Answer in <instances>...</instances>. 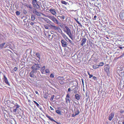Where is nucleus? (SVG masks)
I'll return each mask as SVG.
<instances>
[{
  "label": "nucleus",
  "instance_id": "nucleus-26",
  "mask_svg": "<svg viewBox=\"0 0 124 124\" xmlns=\"http://www.w3.org/2000/svg\"><path fill=\"white\" fill-rule=\"evenodd\" d=\"M99 67L98 65L95 64L93 66V69H95L99 68Z\"/></svg>",
  "mask_w": 124,
  "mask_h": 124
},
{
  "label": "nucleus",
  "instance_id": "nucleus-57",
  "mask_svg": "<svg viewBox=\"0 0 124 124\" xmlns=\"http://www.w3.org/2000/svg\"><path fill=\"white\" fill-rule=\"evenodd\" d=\"M53 31H50V32H51V34H53V33H52V32H53Z\"/></svg>",
  "mask_w": 124,
  "mask_h": 124
},
{
  "label": "nucleus",
  "instance_id": "nucleus-42",
  "mask_svg": "<svg viewBox=\"0 0 124 124\" xmlns=\"http://www.w3.org/2000/svg\"><path fill=\"white\" fill-rule=\"evenodd\" d=\"M93 79L95 81H96L97 80V78L95 76H93Z\"/></svg>",
  "mask_w": 124,
  "mask_h": 124
},
{
  "label": "nucleus",
  "instance_id": "nucleus-15",
  "mask_svg": "<svg viewBox=\"0 0 124 124\" xmlns=\"http://www.w3.org/2000/svg\"><path fill=\"white\" fill-rule=\"evenodd\" d=\"M4 80L6 84L8 85H10V84L9 83L7 78L6 77L5 75H4Z\"/></svg>",
  "mask_w": 124,
  "mask_h": 124
},
{
  "label": "nucleus",
  "instance_id": "nucleus-19",
  "mask_svg": "<svg viewBox=\"0 0 124 124\" xmlns=\"http://www.w3.org/2000/svg\"><path fill=\"white\" fill-rule=\"evenodd\" d=\"M45 69V66H44L42 67L40 69V71L42 74H44V70Z\"/></svg>",
  "mask_w": 124,
  "mask_h": 124
},
{
  "label": "nucleus",
  "instance_id": "nucleus-63",
  "mask_svg": "<svg viewBox=\"0 0 124 124\" xmlns=\"http://www.w3.org/2000/svg\"><path fill=\"white\" fill-rule=\"evenodd\" d=\"M58 108V109H59V108Z\"/></svg>",
  "mask_w": 124,
  "mask_h": 124
},
{
  "label": "nucleus",
  "instance_id": "nucleus-54",
  "mask_svg": "<svg viewBox=\"0 0 124 124\" xmlns=\"http://www.w3.org/2000/svg\"><path fill=\"white\" fill-rule=\"evenodd\" d=\"M51 36V35L50 34H48V38H49Z\"/></svg>",
  "mask_w": 124,
  "mask_h": 124
},
{
  "label": "nucleus",
  "instance_id": "nucleus-38",
  "mask_svg": "<svg viewBox=\"0 0 124 124\" xmlns=\"http://www.w3.org/2000/svg\"><path fill=\"white\" fill-rule=\"evenodd\" d=\"M54 97V95H52L51 96V97L50 99V101H53V99Z\"/></svg>",
  "mask_w": 124,
  "mask_h": 124
},
{
  "label": "nucleus",
  "instance_id": "nucleus-59",
  "mask_svg": "<svg viewBox=\"0 0 124 124\" xmlns=\"http://www.w3.org/2000/svg\"><path fill=\"white\" fill-rule=\"evenodd\" d=\"M124 112V111H122L120 112V113H123V112Z\"/></svg>",
  "mask_w": 124,
  "mask_h": 124
},
{
  "label": "nucleus",
  "instance_id": "nucleus-32",
  "mask_svg": "<svg viewBox=\"0 0 124 124\" xmlns=\"http://www.w3.org/2000/svg\"><path fill=\"white\" fill-rule=\"evenodd\" d=\"M31 19L32 20L34 21L35 19V18L34 16L33 15H32L31 16Z\"/></svg>",
  "mask_w": 124,
  "mask_h": 124
},
{
  "label": "nucleus",
  "instance_id": "nucleus-60",
  "mask_svg": "<svg viewBox=\"0 0 124 124\" xmlns=\"http://www.w3.org/2000/svg\"><path fill=\"white\" fill-rule=\"evenodd\" d=\"M123 124H124V121H123L122 122Z\"/></svg>",
  "mask_w": 124,
  "mask_h": 124
},
{
  "label": "nucleus",
  "instance_id": "nucleus-8",
  "mask_svg": "<svg viewBox=\"0 0 124 124\" xmlns=\"http://www.w3.org/2000/svg\"><path fill=\"white\" fill-rule=\"evenodd\" d=\"M49 11L53 15L56 16L57 13L55 9L51 8L50 9Z\"/></svg>",
  "mask_w": 124,
  "mask_h": 124
},
{
  "label": "nucleus",
  "instance_id": "nucleus-25",
  "mask_svg": "<svg viewBox=\"0 0 124 124\" xmlns=\"http://www.w3.org/2000/svg\"><path fill=\"white\" fill-rule=\"evenodd\" d=\"M45 28L46 29H48L50 25L48 24H46L44 25Z\"/></svg>",
  "mask_w": 124,
  "mask_h": 124
},
{
  "label": "nucleus",
  "instance_id": "nucleus-44",
  "mask_svg": "<svg viewBox=\"0 0 124 124\" xmlns=\"http://www.w3.org/2000/svg\"><path fill=\"white\" fill-rule=\"evenodd\" d=\"M7 106L8 107H9V108H12V106L11 105H11H10V104H8V105H7Z\"/></svg>",
  "mask_w": 124,
  "mask_h": 124
},
{
  "label": "nucleus",
  "instance_id": "nucleus-28",
  "mask_svg": "<svg viewBox=\"0 0 124 124\" xmlns=\"http://www.w3.org/2000/svg\"><path fill=\"white\" fill-rule=\"evenodd\" d=\"M56 112L58 114L60 115H61L62 114L61 111L60 110H56Z\"/></svg>",
  "mask_w": 124,
  "mask_h": 124
},
{
  "label": "nucleus",
  "instance_id": "nucleus-2",
  "mask_svg": "<svg viewBox=\"0 0 124 124\" xmlns=\"http://www.w3.org/2000/svg\"><path fill=\"white\" fill-rule=\"evenodd\" d=\"M54 23L58 24L59 23L57 20L54 16H46Z\"/></svg>",
  "mask_w": 124,
  "mask_h": 124
},
{
  "label": "nucleus",
  "instance_id": "nucleus-40",
  "mask_svg": "<svg viewBox=\"0 0 124 124\" xmlns=\"http://www.w3.org/2000/svg\"><path fill=\"white\" fill-rule=\"evenodd\" d=\"M68 39L69 41V42L71 43V44H73V42L72 41H71V40H70V39H69V38L68 39Z\"/></svg>",
  "mask_w": 124,
  "mask_h": 124
},
{
  "label": "nucleus",
  "instance_id": "nucleus-29",
  "mask_svg": "<svg viewBox=\"0 0 124 124\" xmlns=\"http://www.w3.org/2000/svg\"><path fill=\"white\" fill-rule=\"evenodd\" d=\"M75 19V20H76L77 23L78 24H79V26H82V24L79 22V21L78 20V19Z\"/></svg>",
  "mask_w": 124,
  "mask_h": 124
},
{
  "label": "nucleus",
  "instance_id": "nucleus-12",
  "mask_svg": "<svg viewBox=\"0 0 124 124\" xmlns=\"http://www.w3.org/2000/svg\"><path fill=\"white\" fill-rule=\"evenodd\" d=\"M46 116L47 118H49V119H50L51 121L54 122L58 124V123L57 122L55 121V120L53 119V117H52L50 116H48L47 114L46 115Z\"/></svg>",
  "mask_w": 124,
  "mask_h": 124
},
{
  "label": "nucleus",
  "instance_id": "nucleus-10",
  "mask_svg": "<svg viewBox=\"0 0 124 124\" xmlns=\"http://www.w3.org/2000/svg\"><path fill=\"white\" fill-rule=\"evenodd\" d=\"M65 99L67 103L68 102L69 103H70V95L69 94H67Z\"/></svg>",
  "mask_w": 124,
  "mask_h": 124
},
{
  "label": "nucleus",
  "instance_id": "nucleus-46",
  "mask_svg": "<svg viewBox=\"0 0 124 124\" xmlns=\"http://www.w3.org/2000/svg\"><path fill=\"white\" fill-rule=\"evenodd\" d=\"M17 110H18V109L16 108L15 109H14L13 110V111L14 112H16L17 111Z\"/></svg>",
  "mask_w": 124,
  "mask_h": 124
},
{
  "label": "nucleus",
  "instance_id": "nucleus-61",
  "mask_svg": "<svg viewBox=\"0 0 124 124\" xmlns=\"http://www.w3.org/2000/svg\"><path fill=\"white\" fill-rule=\"evenodd\" d=\"M28 101L29 102H30V100H29Z\"/></svg>",
  "mask_w": 124,
  "mask_h": 124
},
{
  "label": "nucleus",
  "instance_id": "nucleus-62",
  "mask_svg": "<svg viewBox=\"0 0 124 124\" xmlns=\"http://www.w3.org/2000/svg\"><path fill=\"white\" fill-rule=\"evenodd\" d=\"M82 83H83V80H82Z\"/></svg>",
  "mask_w": 124,
  "mask_h": 124
},
{
  "label": "nucleus",
  "instance_id": "nucleus-27",
  "mask_svg": "<svg viewBox=\"0 0 124 124\" xmlns=\"http://www.w3.org/2000/svg\"><path fill=\"white\" fill-rule=\"evenodd\" d=\"M36 55L40 60V54L39 53V52L37 53L36 54Z\"/></svg>",
  "mask_w": 124,
  "mask_h": 124
},
{
  "label": "nucleus",
  "instance_id": "nucleus-3",
  "mask_svg": "<svg viewBox=\"0 0 124 124\" xmlns=\"http://www.w3.org/2000/svg\"><path fill=\"white\" fill-rule=\"evenodd\" d=\"M39 3V2H37L36 0H33L32 3L34 8L38 9H39L40 7Z\"/></svg>",
  "mask_w": 124,
  "mask_h": 124
},
{
  "label": "nucleus",
  "instance_id": "nucleus-52",
  "mask_svg": "<svg viewBox=\"0 0 124 124\" xmlns=\"http://www.w3.org/2000/svg\"><path fill=\"white\" fill-rule=\"evenodd\" d=\"M94 18L95 19H96V18H97V16L96 15L94 17Z\"/></svg>",
  "mask_w": 124,
  "mask_h": 124
},
{
  "label": "nucleus",
  "instance_id": "nucleus-34",
  "mask_svg": "<svg viewBox=\"0 0 124 124\" xmlns=\"http://www.w3.org/2000/svg\"><path fill=\"white\" fill-rule=\"evenodd\" d=\"M45 73H46L49 74L50 73V71L48 69H46L45 70Z\"/></svg>",
  "mask_w": 124,
  "mask_h": 124
},
{
  "label": "nucleus",
  "instance_id": "nucleus-37",
  "mask_svg": "<svg viewBox=\"0 0 124 124\" xmlns=\"http://www.w3.org/2000/svg\"><path fill=\"white\" fill-rule=\"evenodd\" d=\"M16 15L19 16L20 15V13L19 11H17L16 12Z\"/></svg>",
  "mask_w": 124,
  "mask_h": 124
},
{
  "label": "nucleus",
  "instance_id": "nucleus-18",
  "mask_svg": "<svg viewBox=\"0 0 124 124\" xmlns=\"http://www.w3.org/2000/svg\"><path fill=\"white\" fill-rule=\"evenodd\" d=\"M53 28L55 30L59 32L60 31H62L61 29L60 28L55 26Z\"/></svg>",
  "mask_w": 124,
  "mask_h": 124
},
{
  "label": "nucleus",
  "instance_id": "nucleus-45",
  "mask_svg": "<svg viewBox=\"0 0 124 124\" xmlns=\"http://www.w3.org/2000/svg\"><path fill=\"white\" fill-rule=\"evenodd\" d=\"M51 27H53V28L54 27V26H55V25L54 23H52V24H51Z\"/></svg>",
  "mask_w": 124,
  "mask_h": 124
},
{
  "label": "nucleus",
  "instance_id": "nucleus-50",
  "mask_svg": "<svg viewBox=\"0 0 124 124\" xmlns=\"http://www.w3.org/2000/svg\"><path fill=\"white\" fill-rule=\"evenodd\" d=\"M50 108L51 109V110L52 111H53L54 110V109L51 106L50 107Z\"/></svg>",
  "mask_w": 124,
  "mask_h": 124
},
{
  "label": "nucleus",
  "instance_id": "nucleus-53",
  "mask_svg": "<svg viewBox=\"0 0 124 124\" xmlns=\"http://www.w3.org/2000/svg\"><path fill=\"white\" fill-rule=\"evenodd\" d=\"M44 97L46 99L47 98V97L46 95H44Z\"/></svg>",
  "mask_w": 124,
  "mask_h": 124
},
{
  "label": "nucleus",
  "instance_id": "nucleus-33",
  "mask_svg": "<svg viewBox=\"0 0 124 124\" xmlns=\"http://www.w3.org/2000/svg\"><path fill=\"white\" fill-rule=\"evenodd\" d=\"M61 3L62 4H65V5H67V2L63 0H62L61 1Z\"/></svg>",
  "mask_w": 124,
  "mask_h": 124
},
{
  "label": "nucleus",
  "instance_id": "nucleus-7",
  "mask_svg": "<svg viewBox=\"0 0 124 124\" xmlns=\"http://www.w3.org/2000/svg\"><path fill=\"white\" fill-rule=\"evenodd\" d=\"M33 12L34 14L38 16H40L41 15V14L43 16H45L44 14L39 12L38 11H37V9H35L33 10Z\"/></svg>",
  "mask_w": 124,
  "mask_h": 124
},
{
  "label": "nucleus",
  "instance_id": "nucleus-9",
  "mask_svg": "<svg viewBox=\"0 0 124 124\" xmlns=\"http://www.w3.org/2000/svg\"><path fill=\"white\" fill-rule=\"evenodd\" d=\"M61 43L63 47H66L67 45V43L64 39H62L61 41Z\"/></svg>",
  "mask_w": 124,
  "mask_h": 124
},
{
  "label": "nucleus",
  "instance_id": "nucleus-49",
  "mask_svg": "<svg viewBox=\"0 0 124 124\" xmlns=\"http://www.w3.org/2000/svg\"><path fill=\"white\" fill-rule=\"evenodd\" d=\"M93 75H89V78H91L92 77H93Z\"/></svg>",
  "mask_w": 124,
  "mask_h": 124
},
{
  "label": "nucleus",
  "instance_id": "nucleus-17",
  "mask_svg": "<svg viewBox=\"0 0 124 124\" xmlns=\"http://www.w3.org/2000/svg\"><path fill=\"white\" fill-rule=\"evenodd\" d=\"M106 65L107 66L104 68V70L106 72L108 73V72H109V67L107 64Z\"/></svg>",
  "mask_w": 124,
  "mask_h": 124
},
{
  "label": "nucleus",
  "instance_id": "nucleus-55",
  "mask_svg": "<svg viewBox=\"0 0 124 124\" xmlns=\"http://www.w3.org/2000/svg\"><path fill=\"white\" fill-rule=\"evenodd\" d=\"M87 73L88 75H89V76L90 75V73H89V72L88 71L87 72Z\"/></svg>",
  "mask_w": 124,
  "mask_h": 124
},
{
  "label": "nucleus",
  "instance_id": "nucleus-21",
  "mask_svg": "<svg viewBox=\"0 0 124 124\" xmlns=\"http://www.w3.org/2000/svg\"><path fill=\"white\" fill-rule=\"evenodd\" d=\"M61 35H62V37L66 40H67V39H68V37L66 36V35L64 34V33H62L61 34Z\"/></svg>",
  "mask_w": 124,
  "mask_h": 124
},
{
  "label": "nucleus",
  "instance_id": "nucleus-47",
  "mask_svg": "<svg viewBox=\"0 0 124 124\" xmlns=\"http://www.w3.org/2000/svg\"><path fill=\"white\" fill-rule=\"evenodd\" d=\"M17 67H15L14 68V70L15 71H16L17 70Z\"/></svg>",
  "mask_w": 124,
  "mask_h": 124
},
{
  "label": "nucleus",
  "instance_id": "nucleus-14",
  "mask_svg": "<svg viewBox=\"0 0 124 124\" xmlns=\"http://www.w3.org/2000/svg\"><path fill=\"white\" fill-rule=\"evenodd\" d=\"M86 42V39L85 38H83L82 39L81 42V45L83 46L84 44Z\"/></svg>",
  "mask_w": 124,
  "mask_h": 124
},
{
  "label": "nucleus",
  "instance_id": "nucleus-6",
  "mask_svg": "<svg viewBox=\"0 0 124 124\" xmlns=\"http://www.w3.org/2000/svg\"><path fill=\"white\" fill-rule=\"evenodd\" d=\"M39 64H34L32 66L31 68L33 70L35 71L38 70L40 68Z\"/></svg>",
  "mask_w": 124,
  "mask_h": 124
},
{
  "label": "nucleus",
  "instance_id": "nucleus-30",
  "mask_svg": "<svg viewBox=\"0 0 124 124\" xmlns=\"http://www.w3.org/2000/svg\"><path fill=\"white\" fill-rule=\"evenodd\" d=\"M58 17H60L61 20H63L64 19L65 17L64 16H58Z\"/></svg>",
  "mask_w": 124,
  "mask_h": 124
},
{
  "label": "nucleus",
  "instance_id": "nucleus-39",
  "mask_svg": "<svg viewBox=\"0 0 124 124\" xmlns=\"http://www.w3.org/2000/svg\"><path fill=\"white\" fill-rule=\"evenodd\" d=\"M36 23L34 22H31L30 23V25H33L34 24Z\"/></svg>",
  "mask_w": 124,
  "mask_h": 124
},
{
  "label": "nucleus",
  "instance_id": "nucleus-16",
  "mask_svg": "<svg viewBox=\"0 0 124 124\" xmlns=\"http://www.w3.org/2000/svg\"><path fill=\"white\" fill-rule=\"evenodd\" d=\"M85 98H86V102L88 101V100L89 98V95L88 92L87 91H86L85 92Z\"/></svg>",
  "mask_w": 124,
  "mask_h": 124
},
{
  "label": "nucleus",
  "instance_id": "nucleus-36",
  "mask_svg": "<svg viewBox=\"0 0 124 124\" xmlns=\"http://www.w3.org/2000/svg\"><path fill=\"white\" fill-rule=\"evenodd\" d=\"M104 64V63L103 62H101L99 63V66H103Z\"/></svg>",
  "mask_w": 124,
  "mask_h": 124
},
{
  "label": "nucleus",
  "instance_id": "nucleus-13",
  "mask_svg": "<svg viewBox=\"0 0 124 124\" xmlns=\"http://www.w3.org/2000/svg\"><path fill=\"white\" fill-rule=\"evenodd\" d=\"M114 115V114L113 113H111L109 116L108 119L109 121H111L113 118Z\"/></svg>",
  "mask_w": 124,
  "mask_h": 124
},
{
  "label": "nucleus",
  "instance_id": "nucleus-64",
  "mask_svg": "<svg viewBox=\"0 0 124 124\" xmlns=\"http://www.w3.org/2000/svg\"><path fill=\"white\" fill-rule=\"evenodd\" d=\"M54 35H54H52V36L53 37V36Z\"/></svg>",
  "mask_w": 124,
  "mask_h": 124
},
{
  "label": "nucleus",
  "instance_id": "nucleus-51",
  "mask_svg": "<svg viewBox=\"0 0 124 124\" xmlns=\"http://www.w3.org/2000/svg\"><path fill=\"white\" fill-rule=\"evenodd\" d=\"M35 93L37 94H38V95H39V93H38V92L37 91H35Z\"/></svg>",
  "mask_w": 124,
  "mask_h": 124
},
{
  "label": "nucleus",
  "instance_id": "nucleus-24",
  "mask_svg": "<svg viewBox=\"0 0 124 124\" xmlns=\"http://www.w3.org/2000/svg\"><path fill=\"white\" fill-rule=\"evenodd\" d=\"M5 44V43H3L0 44V49H2L3 48Z\"/></svg>",
  "mask_w": 124,
  "mask_h": 124
},
{
  "label": "nucleus",
  "instance_id": "nucleus-35",
  "mask_svg": "<svg viewBox=\"0 0 124 124\" xmlns=\"http://www.w3.org/2000/svg\"><path fill=\"white\" fill-rule=\"evenodd\" d=\"M27 7L29 8L30 9L32 8V7L31 5L30 4L28 5H26V6Z\"/></svg>",
  "mask_w": 124,
  "mask_h": 124
},
{
  "label": "nucleus",
  "instance_id": "nucleus-56",
  "mask_svg": "<svg viewBox=\"0 0 124 124\" xmlns=\"http://www.w3.org/2000/svg\"><path fill=\"white\" fill-rule=\"evenodd\" d=\"M120 49H121L122 48V47H121V46H119L118 47Z\"/></svg>",
  "mask_w": 124,
  "mask_h": 124
},
{
  "label": "nucleus",
  "instance_id": "nucleus-43",
  "mask_svg": "<svg viewBox=\"0 0 124 124\" xmlns=\"http://www.w3.org/2000/svg\"><path fill=\"white\" fill-rule=\"evenodd\" d=\"M54 76V75L52 74H51L50 76V77L51 78H53Z\"/></svg>",
  "mask_w": 124,
  "mask_h": 124
},
{
  "label": "nucleus",
  "instance_id": "nucleus-11",
  "mask_svg": "<svg viewBox=\"0 0 124 124\" xmlns=\"http://www.w3.org/2000/svg\"><path fill=\"white\" fill-rule=\"evenodd\" d=\"M75 99L78 101H79L81 97V95L80 94L78 93H76L75 95Z\"/></svg>",
  "mask_w": 124,
  "mask_h": 124
},
{
  "label": "nucleus",
  "instance_id": "nucleus-4",
  "mask_svg": "<svg viewBox=\"0 0 124 124\" xmlns=\"http://www.w3.org/2000/svg\"><path fill=\"white\" fill-rule=\"evenodd\" d=\"M57 79L58 82L62 85H63L64 84V82L63 80H65V78L63 77L59 76L57 78Z\"/></svg>",
  "mask_w": 124,
  "mask_h": 124
},
{
  "label": "nucleus",
  "instance_id": "nucleus-41",
  "mask_svg": "<svg viewBox=\"0 0 124 124\" xmlns=\"http://www.w3.org/2000/svg\"><path fill=\"white\" fill-rule=\"evenodd\" d=\"M46 20H45L46 21L47 23H49V22H51L49 19H45Z\"/></svg>",
  "mask_w": 124,
  "mask_h": 124
},
{
  "label": "nucleus",
  "instance_id": "nucleus-23",
  "mask_svg": "<svg viewBox=\"0 0 124 124\" xmlns=\"http://www.w3.org/2000/svg\"><path fill=\"white\" fill-rule=\"evenodd\" d=\"M30 76L31 78L34 77V71L33 70L30 72Z\"/></svg>",
  "mask_w": 124,
  "mask_h": 124
},
{
  "label": "nucleus",
  "instance_id": "nucleus-5",
  "mask_svg": "<svg viewBox=\"0 0 124 124\" xmlns=\"http://www.w3.org/2000/svg\"><path fill=\"white\" fill-rule=\"evenodd\" d=\"M72 112L73 113L72 115V117H74L75 116L78 115L80 113L78 109L76 108H74V110Z\"/></svg>",
  "mask_w": 124,
  "mask_h": 124
},
{
  "label": "nucleus",
  "instance_id": "nucleus-58",
  "mask_svg": "<svg viewBox=\"0 0 124 124\" xmlns=\"http://www.w3.org/2000/svg\"><path fill=\"white\" fill-rule=\"evenodd\" d=\"M53 31H50V32H51V34H53V33H52V32H53Z\"/></svg>",
  "mask_w": 124,
  "mask_h": 124
},
{
  "label": "nucleus",
  "instance_id": "nucleus-20",
  "mask_svg": "<svg viewBox=\"0 0 124 124\" xmlns=\"http://www.w3.org/2000/svg\"><path fill=\"white\" fill-rule=\"evenodd\" d=\"M33 101L37 107L39 108L40 109H41V107L39 105V104L34 101Z\"/></svg>",
  "mask_w": 124,
  "mask_h": 124
},
{
  "label": "nucleus",
  "instance_id": "nucleus-1",
  "mask_svg": "<svg viewBox=\"0 0 124 124\" xmlns=\"http://www.w3.org/2000/svg\"><path fill=\"white\" fill-rule=\"evenodd\" d=\"M63 30L69 36L70 38L72 39L71 36V30L68 26H65L63 29Z\"/></svg>",
  "mask_w": 124,
  "mask_h": 124
},
{
  "label": "nucleus",
  "instance_id": "nucleus-22",
  "mask_svg": "<svg viewBox=\"0 0 124 124\" xmlns=\"http://www.w3.org/2000/svg\"><path fill=\"white\" fill-rule=\"evenodd\" d=\"M78 90V88L77 87H74V88H73L72 91H73L74 93H75L76 94L77 92V90Z\"/></svg>",
  "mask_w": 124,
  "mask_h": 124
},
{
  "label": "nucleus",
  "instance_id": "nucleus-31",
  "mask_svg": "<svg viewBox=\"0 0 124 124\" xmlns=\"http://www.w3.org/2000/svg\"><path fill=\"white\" fill-rule=\"evenodd\" d=\"M74 87H75L74 86H72L70 88H69L68 89V92H70L71 91H71H72V89H73V88H74Z\"/></svg>",
  "mask_w": 124,
  "mask_h": 124
},
{
  "label": "nucleus",
  "instance_id": "nucleus-48",
  "mask_svg": "<svg viewBox=\"0 0 124 124\" xmlns=\"http://www.w3.org/2000/svg\"><path fill=\"white\" fill-rule=\"evenodd\" d=\"M16 108H17L18 109L19 108V107H20V106L18 104H17L16 105Z\"/></svg>",
  "mask_w": 124,
  "mask_h": 124
}]
</instances>
